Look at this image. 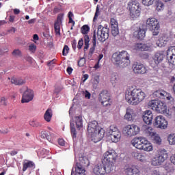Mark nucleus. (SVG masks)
I'll list each match as a JSON object with an SVG mask.
<instances>
[{
  "label": "nucleus",
  "mask_w": 175,
  "mask_h": 175,
  "mask_svg": "<svg viewBox=\"0 0 175 175\" xmlns=\"http://www.w3.org/2000/svg\"><path fill=\"white\" fill-rule=\"evenodd\" d=\"M146 98V93L140 89H133V88H129L125 92V99L129 105L136 106L139 105L140 102H143Z\"/></svg>",
  "instance_id": "obj_1"
},
{
  "label": "nucleus",
  "mask_w": 175,
  "mask_h": 175,
  "mask_svg": "<svg viewBox=\"0 0 175 175\" xmlns=\"http://www.w3.org/2000/svg\"><path fill=\"white\" fill-rule=\"evenodd\" d=\"M88 133L94 143H98L105 137V129L99 127L98 122L96 120L88 124Z\"/></svg>",
  "instance_id": "obj_2"
},
{
  "label": "nucleus",
  "mask_w": 175,
  "mask_h": 175,
  "mask_svg": "<svg viewBox=\"0 0 175 175\" xmlns=\"http://www.w3.org/2000/svg\"><path fill=\"white\" fill-rule=\"evenodd\" d=\"M112 61L120 68H126L131 64L129 53L126 51L116 52L112 55Z\"/></svg>",
  "instance_id": "obj_3"
},
{
  "label": "nucleus",
  "mask_w": 175,
  "mask_h": 175,
  "mask_svg": "<svg viewBox=\"0 0 175 175\" xmlns=\"http://www.w3.org/2000/svg\"><path fill=\"white\" fill-rule=\"evenodd\" d=\"M131 144L137 150H144V151H152L154 150L152 144L146 139V137H138L131 140Z\"/></svg>",
  "instance_id": "obj_4"
},
{
  "label": "nucleus",
  "mask_w": 175,
  "mask_h": 175,
  "mask_svg": "<svg viewBox=\"0 0 175 175\" xmlns=\"http://www.w3.org/2000/svg\"><path fill=\"white\" fill-rule=\"evenodd\" d=\"M117 160V153L114 150H109L103 154L102 163H105L107 167H112Z\"/></svg>",
  "instance_id": "obj_5"
},
{
  "label": "nucleus",
  "mask_w": 175,
  "mask_h": 175,
  "mask_svg": "<svg viewBox=\"0 0 175 175\" xmlns=\"http://www.w3.org/2000/svg\"><path fill=\"white\" fill-rule=\"evenodd\" d=\"M128 9L130 12V16L131 18H137L140 16V13L142 12V8H140V4L138 1L131 0L128 3Z\"/></svg>",
  "instance_id": "obj_6"
},
{
  "label": "nucleus",
  "mask_w": 175,
  "mask_h": 175,
  "mask_svg": "<svg viewBox=\"0 0 175 175\" xmlns=\"http://www.w3.org/2000/svg\"><path fill=\"white\" fill-rule=\"evenodd\" d=\"M168 157L167 152L165 150H162L157 155L152 158L151 163L152 166H161L167 159Z\"/></svg>",
  "instance_id": "obj_7"
},
{
  "label": "nucleus",
  "mask_w": 175,
  "mask_h": 175,
  "mask_svg": "<svg viewBox=\"0 0 175 175\" xmlns=\"http://www.w3.org/2000/svg\"><path fill=\"white\" fill-rule=\"evenodd\" d=\"M110 33V30L107 27H103L101 25L98 26L97 29V39L99 42H106L109 39V35Z\"/></svg>",
  "instance_id": "obj_8"
},
{
  "label": "nucleus",
  "mask_w": 175,
  "mask_h": 175,
  "mask_svg": "<svg viewBox=\"0 0 175 175\" xmlns=\"http://www.w3.org/2000/svg\"><path fill=\"white\" fill-rule=\"evenodd\" d=\"M146 27L152 31L154 36L159 33V23L155 18H149L146 21Z\"/></svg>",
  "instance_id": "obj_9"
},
{
  "label": "nucleus",
  "mask_w": 175,
  "mask_h": 175,
  "mask_svg": "<svg viewBox=\"0 0 175 175\" xmlns=\"http://www.w3.org/2000/svg\"><path fill=\"white\" fill-rule=\"evenodd\" d=\"M98 100L105 107L111 106V102L110 100H111V96L109 91L106 90L101 91L98 96Z\"/></svg>",
  "instance_id": "obj_10"
},
{
  "label": "nucleus",
  "mask_w": 175,
  "mask_h": 175,
  "mask_svg": "<svg viewBox=\"0 0 175 175\" xmlns=\"http://www.w3.org/2000/svg\"><path fill=\"white\" fill-rule=\"evenodd\" d=\"M108 133L110 135L111 140L113 143H118L121 140V131H118L117 126L114 125L110 126Z\"/></svg>",
  "instance_id": "obj_11"
},
{
  "label": "nucleus",
  "mask_w": 175,
  "mask_h": 175,
  "mask_svg": "<svg viewBox=\"0 0 175 175\" xmlns=\"http://www.w3.org/2000/svg\"><path fill=\"white\" fill-rule=\"evenodd\" d=\"M154 96L159 99H164L167 103H170L173 100V97L170 93H167L163 90H159L153 93Z\"/></svg>",
  "instance_id": "obj_12"
},
{
  "label": "nucleus",
  "mask_w": 175,
  "mask_h": 175,
  "mask_svg": "<svg viewBox=\"0 0 175 175\" xmlns=\"http://www.w3.org/2000/svg\"><path fill=\"white\" fill-rule=\"evenodd\" d=\"M167 120L165 119V117L162 116H158L154 119V122L153 123L154 126L156 128H159L160 129H166L168 125Z\"/></svg>",
  "instance_id": "obj_13"
},
{
  "label": "nucleus",
  "mask_w": 175,
  "mask_h": 175,
  "mask_svg": "<svg viewBox=\"0 0 175 175\" xmlns=\"http://www.w3.org/2000/svg\"><path fill=\"white\" fill-rule=\"evenodd\" d=\"M124 132L127 136H136L140 132V128L135 124H129L124 127Z\"/></svg>",
  "instance_id": "obj_14"
},
{
  "label": "nucleus",
  "mask_w": 175,
  "mask_h": 175,
  "mask_svg": "<svg viewBox=\"0 0 175 175\" xmlns=\"http://www.w3.org/2000/svg\"><path fill=\"white\" fill-rule=\"evenodd\" d=\"M132 68L135 75H144L147 73V67L142 63L135 62L133 64Z\"/></svg>",
  "instance_id": "obj_15"
},
{
  "label": "nucleus",
  "mask_w": 175,
  "mask_h": 175,
  "mask_svg": "<svg viewBox=\"0 0 175 175\" xmlns=\"http://www.w3.org/2000/svg\"><path fill=\"white\" fill-rule=\"evenodd\" d=\"M165 58V55L162 52H157L155 53L154 57L150 61V64L152 68H157Z\"/></svg>",
  "instance_id": "obj_16"
},
{
  "label": "nucleus",
  "mask_w": 175,
  "mask_h": 175,
  "mask_svg": "<svg viewBox=\"0 0 175 175\" xmlns=\"http://www.w3.org/2000/svg\"><path fill=\"white\" fill-rule=\"evenodd\" d=\"M124 172L126 175H140V170L137 165H125Z\"/></svg>",
  "instance_id": "obj_17"
},
{
  "label": "nucleus",
  "mask_w": 175,
  "mask_h": 175,
  "mask_svg": "<svg viewBox=\"0 0 175 175\" xmlns=\"http://www.w3.org/2000/svg\"><path fill=\"white\" fill-rule=\"evenodd\" d=\"M93 172L96 175L106 174V173H107V170H106V164L102 162V163L96 165L93 169Z\"/></svg>",
  "instance_id": "obj_18"
},
{
  "label": "nucleus",
  "mask_w": 175,
  "mask_h": 175,
  "mask_svg": "<svg viewBox=\"0 0 175 175\" xmlns=\"http://www.w3.org/2000/svg\"><path fill=\"white\" fill-rule=\"evenodd\" d=\"M32 99H33V91L31 89H27L22 96L21 103H28L31 102Z\"/></svg>",
  "instance_id": "obj_19"
},
{
  "label": "nucleus",
  "mask_w": 175,
  "mask_h": 175,
  "mask_svg": "<svg viewBox=\"0 0 175 175\" xmlns=\"http://www.w3.org/2000/svg\"><path fill=\"white\" fill-rule=\"evenodd\" d=\"M136 116L137 113L135 112V110L131 108H127L124 117V120H126V121H135L136 119Z\"/></svg>",
  "instance_id": "obj_20"
},
{
  "label": "nucleus",
  "mask_w": 175,
  "mask_h": 175,
  "mask_svg": "<svg viewBox=\"0 0 175 175\" xmlns=\"http://www.w3.org/2000/svg\"><path fill=\"white\" fill-rule=\"evenodd\" d=\"M142 118L145 124L151 125L152 124V112L150 110L145 111Z\"/></svg>",
  "instance_id": "obj_21"
},
{
  "label": "nucleus",
  "mask_w": 175,
  "mask_h": 175,
  "mask_svg": "<svg viewBox=\"0 0 175 175\" xmlns=\"http://www.w3.org/2000/svg\"><path fill=\"white\" fill-rule=\"evenodd\" d=\"M133 49L138 51H148L151 47L147 44L136 43L133 45Z\"/></svg>",
  "instance_id": "obj_22"
},
{
  "label": "nucleus",
  "mask_w": 175,
  "mask_h": 175,
  "mask_svg": "<svg viewBox=\"0 0 175 175\" xmlns=\"http://www.w3.org/2000/svg\"><path fill=\"white\" fill-rule=\"evenodd\" d=\"M40 137L42 139H46L48 142H53V140H54V135L53 133H49L46 131L41 132Z\"/></svg>",
  "instance_id": "obj_23"
},
{
  "label": "nucleus",
  "mask_w": 175,
  "mask_h": 175,
  "mask_svg": "<svg viewBox=\"0 0 175 175\" xmlns=\"http://www.w3.org/2000/svg\"><path fill=\"white\" fill-rule=\"evenodd\" d=\"M167 107L163 102L159 101V104L157 105V108L156 109L157 113H159L161 114H164L166 111Z\"/></svg>",
  "instance_id": "obj_24"
},
{
  "label": "nucleus",
  "mask_w": 175,
  "mask_h": 175,
  "mask_svg": "<svg viewBox=\"0 0 175 175\" xmlns=\"http://www.w3.org/2000/svg\"><path fill=\"white\" fill-rule=\"evenodd\" d=\"M28 169H35V163L31 161H27L23 163V172H27Z\"/></svg>",
  "instance_id": "obj_25"
},
{
  "label": "nucleus",
  "mask_w": 175,
  "mask_h": 175,
  "mask_svg": "<svg viewBox=\"0 0 175 175\" xmlns=\"http://www.w3.org/2000/svg\"><path fill=\"white\" fill-rule=\"evenodd\" d=\"M134 36L135 38H137V39L144 38L146 36V30L142 28H139L134 32Z\"/></svg>",
  "instance_id": "obj_26"
},
{
  "label": "nucleus",
  "mask_w": 175,
  "mask_h": 175,
  "mask_svg": "<svg viewBox=\"0 0 175 175\" xmlns=\"http://www.w3.org/2000/svg\"><path fill=\"white\" fill-rule=\"evenodd\" d=\"M132 157L137 161H140L141 162H144L146 161V157L143 155L142 153L139 152L137 150H135L131 153Z\"/></svg>",
  "instance_id": "obj_27"
},
{
  "label": "nucleus",
  "mask_w": 175,
  "mask_h": 175,
  "mask_svg": "<svg viewBox=\"0 0 175 175\" xmlns=\"http://www.w3.org/2000/svg\"><path fill=\"white\" fill-rule=\"evenodd\" d=\"M27 83V81L25 79L22 78H14L12 77L11 79V83L14 84V85H23V84H25Z\"/></svg>",
  "instance_id": "obj_28"
},
{
  "label": "nucleus",
  "mask_w": 175,
  "mask_h": 175,
  "mask_svg": "<svg viewBox=\"0 0 175 175\" xmlns=\"http://www.w3.org/2000/svg\"><path fill=\"white\" fill-rule=\"evenodd\" d=\"M53 118V109L51 108L48 109L44 114V120L46 122H50Z\"/></svg>",
  "instance_id": "obj_29"
},
{
  "label": "nucleus",
  "mask_w": 175,
  "mask_h": 175,
  "mask_svg": "<svg viewBox=\"0 0 175 175\" xmlns=\"http://www.w3.org/2000/svg\"><path fill=\"white\" fill-rule=\"evenodd\" d=\"M77 129L80 130L83 128V117L81 116L75 117Z\"/></svg>",
  "instance_id": "obj_30"
},
{
  "label": "nucleus",
  "mask_w": 175,
  "mask_h": 175,
  "mask_svg": "<svg viewBox=\"0 0 175 175\" xmlns=\"http://www.w3.org/2000/svg\"><path fill=\"white\" fill-rule=\"evenodd\" d=\"M151 139L154 144L161 146L162 144V139H161V137H159V135L157 134V133L151 137Z\"/></svg>",
  "instance_id": "obj_31"
},
{
  "label": "nucleus",
  "mask_w": 175,
  "mask_h": 175,
  "mask_svg": "<svg viewBox=\"0 0 175 175\" xmlns=\"http://www.w3.org/2000/svg\"><path fill=\"white\" fill-rule=\"evenodd\" d=\"M75 172L78 173V174H82L85 175V167H83V165H81L79 164V163H77V167L75 168Z\"/></svg>",
  "instance_id": "obj_32"
},
{
  "label": "nucleus",
  "mask_w": 175,
  "mask_h": 175,
  "mask_svg": "<svg viewBox=\"0 0 175 175\" xmlns=\"http://www.w3.org/2000/svg\"><path fill=\"white\" fill-rule=\"evenodd\" d=\"M92 44L93 47L90 48L89 51L90 55H92V54H94V51H95V47H96V33H95V31L93 35Z\"/></svg>",
  "instance_id": "obj_33"
},
{
  "label": "nucleus",
  "mask_w": 175,
  "mask_h": 175,
  "mask_svg": "<svg viewBox=\"0 0 175 175\" xmlns=\"http://www.w3.org/2000/svg\"><path fill=\"white\" fill-rule=\"evenodd\" d=\"M159 103V100H152L148 103V106L152 109V110L157 111V108L158 107V104Z\"/></svg>",
  "instance_id": "obj_34"
},
{
  "label": "nucleus",
  "mask_w": 175,
  "mask_h": 175,
  "mask_svg": "<svg viewBox=\"0 0 175 175\" xmlns=\"http://www.w3.org/2000/svg\"><path fill=\"white\" fill-rule=\"evenodd\" d=\"M70 128L72 138L75 139V137H77V132L76 131V128L75 127V122H70Z\"/></svg>",
  "instance_id": "obj_35"
},
{
  "label": "nucleus",
  "mask_w": 175,
  "mask_h": 175,
  "mask_svg": "<svg viewBox=\"0 0 175 175\" xmlns=\"http://www.w3.org/2000/svg\"><path fill=\"white\" fill-rule=\"evenodd\" d=\"M145 133H146V136H148L149 137H152L157 133H155V131H154V129H152V127L148 126V127H146V129L145 130Z\"/></svg>",
  "instance_id": "obj_36"
},
{
  "label": "nucleus",
  "mask_w": 175,
  "mask_h": 175,
  "mask_svg": "<svg viewBox=\"0 0 175 175\" xmlns=\"http://www.w3.org/2000/svg\"><path fill=\"white\" fill-rule=\"evenodd\" d=\"M78 164L83 167H88V166H90V160H88L87 157H83Z\"/></svg>",
  "instance_id": "obj_37"
},
{
  "label": "nucleus",
  "mask_w": 175,
  "mask_h": 175,
  "mask_svg": "<svg viewBox=\"0 0 175 175\" xmlns=\"http://www.w3.org/2000/svg\"><path fill=\"white\" fill-rule=\"evenodd\" d=\"M167 141L170 146H175V133H171L167 137Z\"/></svg>",
  "instance_id": "obj_38"
},
{
  "label": "nucleus",
  "mask_w": 175,
  "mask_h": 175,
  "mask_svg": "<svg viewBox=\"0 0 175 175\" xmlns=\"http://www.w3.org/2000/svg\"><path fill=\"white\" fill-rule=\"evenodd\" d=\"M84 50L85 51L86 50H88V48L90 47V36H88V34H86L84 36Z\"/></svg>",
  "instance_id": "obj_39"
},
{
  "label": "nucleus",
  "mask_w": 175,
  "mask_h": 175,
  "mask_svg": "<svg viewBox=\"0 0 175 175\" xmlns=\"http://www.w3.org/2000/svg\"><path fill=\"white\" fill-rule=\"evenodd\" d=\"M81 32L83 33V35H88V33L90 32V26L88 25H84L81 28Z\"/></svg>",
  "instance_id": "obj_40"
},
{
  "label": "nucleus",
  "mask_w": 175,
  "mask_h": 175,
  "mask_svg": "<svg viewBox=\"0 0 175 175\" xmlns=\"http://www.w3.org/2000/svg\"><path fill=\"white\" fill-rule=\"evenodd\" d=\"M167 59L169 64L172 65L175 64V55H169V53H167Z\"/></svg>",
  "instance_id": "obj_41"
},
{
  "label": "nucleus",
  "mask_w": 175,
  "mask_h": 175,
  "mask_svg": "<svg viewBox=\"0 0 175 175\" xmlns=\"http://www.w3.org/2000/svg\"><path fill=\"white\" fill-rule=\"evenodd\" d=\"M29 124L31 126H33V128H39V126H42V123L33 120H30Z\"/></svg>",
  "instance_id": "obj_42"
},
{
  "label": "nucleus",
  "mask_w": 175,
  "mask_h": 175,
  "mask_svg": "<svg viewBox=\"0 0 175 175\" xmlns=\"http://www.w3.org/2000/svg\"><path fill=\"white\" fill-rule=\"evenodd\" d=\"M163 9V3H162V1H156V10H157V12H159Z\"/></svg>",
  "instance_id": "obj_43"
},
{
  "label": "nucleus",
  "mask_w": 175,
  "mask_h": 175,
  "mask_svg": "<svg viewBox=\"0 0 175 175\" xmlns=\"http://www.w3.org/2000/svg\"><path fill=\"white\" fill-rule=\"evenodd\" d=\"M54 28L56 35H61V27L59 26V23H55Z\"/></svg>",
  "instance_id": "obj_44"
},
{
  "label": "nucleus",
  "mask_w": 175,
  "mask_h": 175,
  "mask_svg": "<svg viewBox=\"0 0 175 175\" xmlns=\"http://www.w3.org/2000/svg\"><path fill=\"white\" fill-rule=\"evenodd\" d=\"M165 113H166L167 117H170L171 116H173L175 113V107H173L172 108L168 110L167 109Z\"/></svg>",
  "instance_id": "obj_45"
},
{
  "label": "nucleus",
  "mask_w": 175,
  "mask_h": 175,
  "mask_svg": "<svg viewBox=\"0 0 175 175\" xmlns=\"http://www.w3.org/2000/svg\"><path fill=\"white\" fill-rule=\"evenodd\" d=\"M100 15V11L99 10V5L96 6V12L93 18V21H96L98 20V17Z\"/></svg>",
  "instance_id": "obj_46"
},
{
  "label": "nucleus",
  "mask_w": 175,
  "mask_h": 175,
  "mask_svg": "<svg viewBox=\"0 0 175 175\" xmlns=\"http://www.w3.org/2000/svg\"><path fill=\"white\" fill-rule=\"evenodd\" d=\"M64 13L59 14L57 15V21H56L55 23L62 24V20H64Z\"/></svg>",
  "instance_id": "obj_47"
},
{
  "label": "nucleus",
  "mask_w": 175,
  "mask_h": 175,
  "mask_svg": "<svg viewBox=\"0 0 175 175\" xmlns=\"http://www.w3.org/2000/svg\"><path fill=\"white\" fill-rule=\"evenodd\" d=\"M110 23H111V28L118 27V22H117V21L114 18H111Z\"/></svg>",
  "instance_id": "obj_48"
},
{
  "label": "nucleus",
  "mask_w": 175,
  "mask_h": 175,
  "mask_svg": "<svg viewBox=\"0 0 175 175\" xmlns=\"http://www.w3.org/2000/svg\"><path fill=\"white\" fill-rule=\"evenodd\" d=\"M68 53H69V46H68V45H64L62 51V55H64V57H66V55H68Z\"/></svg>",
  "instance_id": "obj_49"
},
{
  "label": "nucleus",
  "mask_w": 175,
  "mask_h": 175,
  "mask_svg": "<svg viewBox=\"0 0 175 175\" xmlns=\"http://www.w3.org/2000/svg\"><path fill=\"white\" fill-rule=\"evenodd\" d=\"M154 0H142V3L144 6H151L154 3Z\"/></svg>",
  "instance_id": "obj_50"
},
{
  "label": "nucleus",
  "mask_w": 175,
  "mask_h": 175,
  "mask_svg": "<svg viewBox=\"0 0 175 175\" xmlns=\"http://www.w3.org/2000/svg\"><path fill=\"white\" fill-rule=\"evenodd\" d=\"M118 81V75L116 74H112L111 76V82L112 84H114V83H117Z\"/></svg>",
  "instance_id": "obj_51"
},
{
  "label": "nucleus",
  "mask_w": 175,
  "mask_h": 175,
  "mask_svg": "<svg viewBox=\"0 0 175 175\" xmlns=\"http://www.w3.org/2000/svg\"><path fill=\"white\" fill-rule=\"evenodd\" d=\"M167 53H168L170 55H175V46H170L167 49Z\"/></svg>",
  "instance_id": "obj_52"
},
{
  "label": "nucleus",
  "mask_w": 175,
  "mask_h": 175,
  "mask_svg": "<svg viewBox=\"0 0 175 175\" xmlns=\"http://www.w3.org/2000/svg\"><path fill=\"white\" fill-rule=\"evenodd\" d=\"M165 42H166V40H163V37H161L158 42H157V44L158 46V47H162V46H163V44H165Z\"/></svg>",
  "instance_id": "obj_53"
},
{
  "label": "nucleus",
  "mask_w": 175,
  "mask_h": 175,
  "mask_svg": "<svg viewBox=\"0 0 175 175\" xmlns=\"http://www.w3.org/2000/svg\"><path fill=\"white\" fill-rule=\"evenodd\" d=\"M111 33L113 36H117L119 33L118 27H111Z\"/></svg>",
  "instance_id": "obj_54"
},
{
  "label": "nucleus",
  "mask_w": 175,
  "mask_h": 175,
  "mask_svg": "<svg viewBox=\"0 0 175 175\" xmlns=\"http://www.w3.org/2000/svg\"><path fill=\"white\" fill-rule=\"evenodd\" d=\"M12 55H14V57H21V51H20V49L14 50Z\"/></svg>",
  "instance_id": "obj_55"
},
{
  "label": "nucleus",
  "mask_w": 175,
  "mask_h": 175,
  "mask_svg": "<svg viewBox=\"0 0 175 175\" xmlns=\"http://www.w3.org/2000/svg\"><path fill=\"white\" fill-rule=\"evenodd\" d=\"M85 65V58L82 57L78 62V66H84Z\"/></svg>",
  "instance_id": "obj_56"
},
{
  "label": "nucleus",
  "mask_w": 175,
  "mask_h": 175,
  "mask_svg": "<svg viewBox=\"0 0 175 175\" xmlns=\"http://www.w3.org/2000/svg\"><path fill=\"white\" fill-rule=\"evenodd\" d=\"M29 50L31 53H35V51H36V45H35L34 44H30L29 46Z\"/></svg>",
  "instance_id": "obj_57"
},
{
  "label": "nucleus",
  "mask_w": 175,
  "mask_h": 175,
  "mask_svg": "<svg viewBox=\"0 0 175 175\" xmlns=\"http://www.w3.org/2000/svg\"><path fill=\"white\" fill-rule=\"evenodd\" d=\"M84 44V40H83V38H81L78 42L77 49L79 50H81V47H83Z\"/></svg>",
  "instance_id": "obj_58"
},
{
  "label": "nucleus",
  "mask_w": 175,
  "mask_h": 175,
  "mask_svg": "<svg viewBox=\"0 0 175 175\" xmlns=\"http://www.w3.org/2000/svg\"><path fill=\"white\" fill-rule=\"evenodd\" d=\"M0 103L2 106H8V101L6 100V98L1 97L0 100Z\"/></svg>",
  "instance_id": "obj_59"
},
{
  "label": "nucleus",
  "mask_w": 175,
  "mask_h": 175,
  "mask_svg": "<svg viewBox=\"0 0 175 175\" xmlns=\"http://www.w3.org/2000/svg\"><path fill=\"white\" fill-rule=\"evenodd\" d=\"M85 99H90L91 98V93H90L88 91L85 90Z\"/></svg>",
  "instance_id": "obj_60"
},
{
  "label": "nucleus",
  "mask_w": 175,
  "mask_h": 175,
  "mask_svg": "<svg viewBox=\"0 0 175 175\" xmlns=\"http://www.w3.org/2000/svg\"><path fill=\"white\" fill-rule=\"evenodd\" d=\"M77 46V42H76V40H73L72 41V47L73 50H76Z\"/></svg>",
  "instance_id": "obj_61"
},
{
  "label": "nucleus",
  "mask_w": 175,
  "mask_h": 175,
  "mask_svg": "<svg viewBox=\"0 0 175 175\" xmlns=\"http://www.w3.org/2000/svg\"><path fill=\"white\" fill-rule=\"evenodd\" d=\"M58 144L59 146H65V140H64V139H58Z\"/></svg>",
  "instance_id": "obj_62"
},
{
  "label": "nucleus",
  "mask_w": 175,
  "mask_h": 175,
  "mask_svg": "<svg viewBox=\"0 0 175 175\" xmlns=\"http://www.w3.org/2000/svg\"><path fill=\"white\" fill-rule=\"evenodd\" d=\"M170 161L173 163V165H175V153L170 157Z\"/></svg>",
  "instance_id": "obj_63"
},
{
  "label": "nucleus",
  "mask_w": 175,
  "mask_h": 175,
  "mask_svg": "<svg viewBox=\"0 0 175 175\" xmlns=\"http://www.w3.org/2000/svg\"><path fill=\"white\" fill-rule=\"evenodd\" d=\"M66 71L67 73H68L69 75H72V72H73V68H72V67H68Z\"/></svg>",
  "instance_id": "obj_64"
}]
</instances>
